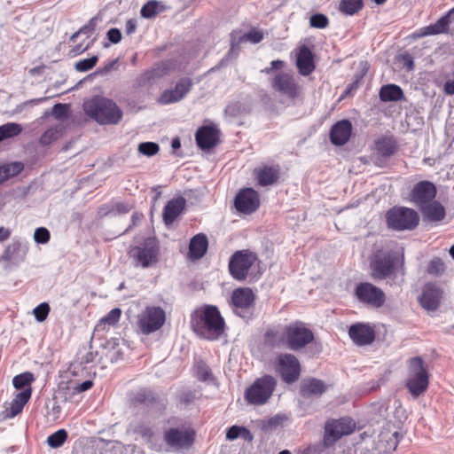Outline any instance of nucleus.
I'll use <instances>...</instances> for the list:
<instances>
[{"label": "nucleus", "mask_w": 454, "mask_h": 454, "mask_svg": "<svg viewBox=\"0 0 454 454\" xmlns=\"http://www.w3.org/2000/svg\"><path fill=\"white\" fill-rule=\"evenodd\" d=\"M62 132V126L57 125L48 129L40 137L42 145H50L51 142L57 140Z\"/></svg>", "instance_id": "44"}, {"label": "nucleus", "mask_w": 454, "mask_h": 454, "mask_svg": "<svg viewBox=\"0 0 454 454\" xmlns=\"http://www.w3.org/2000/svg\"><path fill=\"white\" fill-rule=\"evenodd\" d=\"M159 150V145L154 142H144L140 143L138 145V152L148 157L155 155Z\"/></svg>", "instance_id": "49"}, {"label": "nucleus", "mask_w": 454, "mask_h": 454, "mask_svg": "<svg viewBox=\"0 0 454 454\" xmlns=\"http://www.w3.org/2000/svg\"><path fill=\"white\" fill-rule=\"evenodd\" d=\"M348 335L357 346L371 344L375 339V333L372 327L364 324L352 325L348 330Z\"/></svg>", "instance_id": "21"}, {"label": "nucleus", "mask_w": 454, "mask_h": 454, "mask_svg": "<svg viewBox=\"0 0 454 454\" xmlns=\"http://www.w3.org/2000/svg\"><path fill=\"white\" fill-rule=\"evenodd\" d=\"M35 378L32 372H26L23 373H20L19 375H16L12 380L13 387L16 389H21L29 386L32 381H34Z\"/></svg>", "instance_id": "45"}, {"label": "nucleus", "mask_w": 454, "mask_h": 454, "mask_svg": "<svg viewBox=\"0 0 454 454\" xmlns=\"http://www.w3.org/2000/svg\"><path fill=\"white\" fill-rule=\"evenodd\" d=\"M355 294L359 301L374 308H380L386 301L384 292L369 282L358 284L355 289Z\"/></svg>", "instance_id": "15"}, {"label": "nucleus", "mask_w": 454, "mask_h": 454, "mask_svg": "<svg viewBox=\"0 0 454 454\" xmlns=\"http://www.w3.org/2000/svg\"><path fill=\"white\" fill-rule=\"evenodd\" d=\"M137 399L140 402H151L152 400H153V397L152 393L143 390L137 393Z\"/></svg>", "instance_id": "64"}, {"label": "nucleus", "mask_w": 454, "mask_h": 454, "mask_svg": "<svg viewBox=\"0 0 454 454\" xmlns=\"http://www.w3.org/2000/svg\"><path fill=\"white\" fill-rule=\"evenodd\" d=\"M23 168L24 165L17 161L0 166V183L2 184L10 177L17 176Z\"/></svg>", "instance_id": "36"}, {"label": "nucleus", "mask_w": 454, "mask_h": 454, "mask_svg": "<svg viewBox=\"0 0 454 454\" xmlns=\"http://www.w3.org/2000/svg\"><path fill=\"white\" fill-rule=\"evenodd\" d=\"M401 59L403 62V66L408 71H411L414 69V60L411 54L406 53L401 56Z\"/></svg>", "instance_id": "61"}, {"label": "nucleus", "mask_w": 454, "mask_h": 454, "mask_svg": "<svg viewBox=\"0 0 454 454\" xmlns=\"http://www.w3.org/2000/svg\"><path fill=\"white\" fill-rule=\"evenodd\" d=\"M287 417L283 414H277L262 421V429L265 433H270L282 427Z\"/></svg>", "instance_id": "38"}, {"label": "nucleus", "mask_w": 454, "mask_h": 454, "mask_svg": "<svg viewBox=\"0 0 454 454\" xmlns=\"http://www.w3.org/2000/svg\"><path fill=\"white\" fill-rule=\"evenodd\" d=\"M196 143L202 150L215 147L219 141V130L215 127L203 126L195 134Z\"/></svg>", "instance_id": "22"}, {"label": "nucleus", "mask_w": 454, "mask_h": 454, "mask_svg": "<svg viewBox=\"0 0 454 454\" xmlns=\"http://www.w3.org/2000/svg\"><path fill=\"white\" fill-rule=\"evenodd\" d=\"M31 387H28L16 395L10 403V414L7 415L8 417L13 418L22 411L25 404L31 397Z\"/></svg>", "instance_id": "33"}, {"label": "nucleus", "mask_w": 454, "mask_h": 454, "mask_svg": "<svg viewBox=\"0 0 454 454\" xmlns=\"http://www.w3.org/2000/svg\"><path fill=\"white\" fill-rule=\"evenodd\" d=\"M160 12L159 2L155 0L148 1L141 8L140 13L143 18L152 19Z\"/></svg>", "instance_id": "46"}, {"label": "nucleus", "mask_w": 454, "mask_h": 454, "mask_svg": "<svg viewBox=\"0 0 454 454\" xmlns=\"http://www.w3.org/2000/svg\"><path fill=\"white\" fill-rule=\"evenodd\" d=\"M51 239V233L45 227L36 228L34 232V240L37 244H46Z\"/></svg>", "instance_id": "50"}, {"label": "nucleus", "mask_w": 454, "mask_h": 454, "mask_svg": "<svg viewBox=\"0 0 454 454\" xmlns=\"http://www.w3.org/2000/svg\"><path fill=\"white\" fill-rule=\"evenodd\" d=\"M193 85V82L192 79L184 77L181 78L176 83L174 88V90L176 92V95L178 98H176L175 99H183L192 90V87Z\"/></svg>", "instance_id": "43"}, {"label": "nucleus", "mask_w": 454, "mask_h": 454, "mask_svg": "<svg viewBox=\"0 0 454 454\" xmlns=\"http://www.w3.org/2000/svg\"><path fill=\"white\" fill-rule=\"evenodd\" d=\"M276 386L277 380L271 375L258 378L246 389L245 400L249 404L263 405L271 397Z\"/></svg>", "instance_id": "5"}, {"label": "nucleus", "mask_w": 454, "mask_h": 454, "mask_svg": "<svg viewBox=\"0 0 454 454\" xmlns=\"http://www.w3.org/2000/svg\"><path fill=\"white\" fill-rule=\"evenodd\" d=\"M27 252V247L26 246H23L20 241H14L7 246L1 256V260L19 264L25 260Z\"/></svg>", "instance_id": "29"}, {"label": "nucleus", "mask_w": 454, "mask_h": 454, "mask_svg": "<svg viewBox=\"0 0 454 454\" xmlns=\"http://www.w3.org/2000/svg\"><path fill=\"white\" fill-rule=\"evenodd\" d=\"M255 296L248 287H239L233 291L231 295V305L233 311L239 317H248V310L254 303Z\"/></svg>", "instance_id": "16"}, {"label": "nucleus", "mask_w": 454, "mask_h": 454, "mask_svg": "<svg viewBox=\"0 0 454 454\" xmlns=\"http://www.w3.org/2000/svg\"><path fill=\"white\" fill-rule=\"evenodd\" d=\"M134 433L138 434L150 449L156 451L161 450V439L149 425L139 423L134 427Z\"/></svg>", "instance_id": "25"}, {"label": "nucleus", "mask_w": 454, "mask_h": 454, "mask_svg": "<svg viewBox=\"0 0 454 454\" xmlns=\"http://www.w3.org/2000/svg\"><path fill=\"white\" fill-rule=\"evenodd\" d=\"M424 219L429 222H439L445 217V208L437 200H433L419 208Z\"/></svg>", "instance_id": "31"}, {"label": "nucleus", "mask_w": 454, "mask_h": 454, "mask_svg": "<svg viewBox=\"0 0 454 454\" xmlns=\"http://www.w3.org/2000/svg\"><path fill=\"white\" fill-rule=\"evenodd\" d=\"M68 434L67 430L59 429L55 433L50 434L47 437L46 442L52 449H58L61 447L67 440Z\"/></svg>", "instance_id": "41"}, {"label": "nucleus", "mask_w": 454, "mask_h": 454, "mask_svg": "<svg viewBox=\"0 0 454 454\" xmlns=\"http://www.w3.org/2000/svg\"><path fill=\"white\" fill-rule=\"evenodd\" d=\"M117 62H118L117 59H114V60L109 61L103 67L98 68L94 73L88 74L87 75V80L92 79L96 75H105V74H108L111 70L114 69V66L116 65Z\"/></svg>", "instance_id": "56"}, {"label": "nucleus", "mask_w": 454, "mask_h": 454, "mask_svg": "<svg viewBox=\"0 0 454 454\" xmlns=\"http://www.w3.org/2000/svg\"><path fill=\"white\" fill-rule=\"evenodd\" d=\"M429 385V372L427 364L420 356L407 361V378L405 387L409 393L417 398L423 395Z\"/></svg>", "instance_id": "3"}, {"label": "nucleus", "mask_w": 454, "mask_h": 454, "mask_svg": "<svg viewBox=\"0 0 454 454\" xmlns=\"http://www.w3.org/2000/svg\"><path fill=\"white\" fill-rule=\"evenodd\" d=\"M284 64H285V62L282 61V60H279V59L273 60L270 63V67H266L264 70H262V72H264L266 74H270V73H271L274 70H278V69L282 68L284 67Z\"/></svg>", "instance_id": "63"}, {"label": "nucleus", "mask_w": 454, "mask_h": 454, "mask_svg": "<svg viewBox=\"0 0 454 454\" xmlns=\"http://www.w3.org/2000/svg\"><path fill=\"white\" fill-rule=\"evenodd\" d=\"M178 98L174 89L165 90L160 96L158 102L162 105H168L180 101L181 99H175Z\"/></svg>", "instance_id": "52"}, {"label": "nucleus", "mask_w": 454, "mask_h": 454, "mask_svg": "<svg viewBox=\"0 0 454 454\" xmlns=\"http://www.w3.org/2000/svg\"><path fill=\"white\" fill-rule=\"evenodd\" d=\"M121 316V309L119 308H114L112 310H110L105 317H103L98 323L96 325L94 329V333L91 338V341L89 345V351H87V364L93 362L95 360V357L98 356V350H94L93 347V339L96 335H98L99 338L100 333L109 329L112 326H115Z\"/></svg>", "instance_id": "14"}, {"label": "nucleus", "mask_w": 454, "mask_h": 454, "mask_svg": "<svg viewBox=\"0 0 454 454\" xmlns=\"http://www.w3.org/2000/svg\"><path fill=\"white\" fill-rule=\"evenodd\" d=\"M356 425L350 418L331 419L325 423L324 434V445H333L343 435H348L355 430Z\"/></svg>", "instance_id": "9"}, {"label": "nucleus", "mask_w": 454, "mask_h": 454, "mask_svg": "<svg viewBox=\"0 0 454 454\" xmlns=\"http://www.w3.org/2000/svg\"><path fill=\"white\" fill-rule=\"evenodd\" d=\"M256 260V254L248 250L235 252L231 255L229 262L231 275L237 280H245L248 275L250 268Z\"/></svg>", "instance_id": "12"}, {"label": "nucleus", "mask_w": 454, "mask_h": 454, "mask_svg": "<svg viewBox=\"0 0 454 454\" xmlns=\"http://www.w3.org/2000/svg\"><path fill=\"white\" fill-rule=\"evenodd\" d=\"M379 97L382 102H396L404 98V93L400 86L387 84L380 88Z\"/></svg>", "instance_id": "34"}, {"label": "nucleus", "mask_w": 454, "mask_h": 454, "mask_svg": "<svg viewBox=\"0 0 454 454\" xmlns=\"http://www.w3.org/2000/svg\"><path fill=\"white\" fill-rule=\"evenodd\" d=\"M276 372L282 380L292 384L298 380L301 374V364L297 357L289 353L279 354L275 362Z\"/></svg>", "instance_id": "10"}, {"label": "nucleus", "mask_w": 454, "mask_h": 454, "mask_svg": "<svg viewBox=\"0 0 454 454\" xmlns=\"http://www.w3.org/2000/svg\"><path fill=\"white\" fill-rule=\"evenodd\" d=\"M190 325L192 330L200 338L215 340L224 331V319L217 307L205 305L196 309L191 314Z\"/></svg>", "instance_id": "1"}, {"label": "nucleus", "mask_w": 454, "mask_h": 454, "mask_svg": "<svg viewBox=\"0 0 454 454\" xmlns=\"http://www.w3.org/2000/svg\"><path fill=\"white\" fill-rule=\"evenodd\" d=\"M309 24L312 27L325 28L328 26V18L322 13L313 14L309 19Z\"/></svg>", "instance_id": "51"}, {"label": "nucleus", "mask_w": 454, "mask_h": 454, "mask_svg": "<svg viewBox=\"0 0 454 454\" xmlns=\"http://www.w3.org/2000/svg\"><path fill=\"white\" fill-rule=\"evenodd\" d=\"M165 311L158 306H147L137 316V326L143 334L158 331L165 323Z\"/></svg>", "instance_id": "8"}, {"label": "nucleus", "mask_w": 454, "mask_h": 454, "mask_svg": "<svg viewBox=\"0 0 454 454\" xmlns=\"http://www.w3.org/2000/svg\"><path fill=\"white\" fill-rule=\"evenodd\" d=\"M107 38L113 43H118L121 40V33L118 28H111L107 32Z\"/></svg>", "instance_id": "60"}, {"label": "nucleus", "mask_w": 454, "mask_h": 454, "mask_svg": "<svg viewBox=\"0 0 454 454\" xmlns=\"http://www.w3.org/2000/svg\"><path fill=\"white\" fill-rule=\"evenodd\" d=\"M185 207V200L183 197L170 200L163 209V221L166 225H170L182 213Z\"/></svg>", "instance_id": "30"}, {"label": "nucleus", "mask_w": 454, "mask_h": 454, "mask_svg": "<svg viewBox=\"0 0 454 454\" xmlns=\"http://www.w3.org/2000/svg\"><path fill=\"white\" fill-rule=\"evenodd\" d=\"M285 337L289 349L298 351L314 340L311 330L302 323H294L285 328Z\"/></svg>", "instance_id": "11"}, {"label": "nucleus", "mask_w": 454, "mask_h": 454, "mask_svg": "<svg viewBox=\"0 0 454 454\" xmlns=\"http://www.w3.org/2000/svg\"><path fill=\"white\" fill-rule=\"evenodd\" d=\"M272 88L290 98H295L299 95V86L294 77L287 73L278 74L271 81Z\"/></svg>", "instance_id": "20"}, {"label": "nucleus", "mask_w": 454, "mask_h": 454, "mask_svg": "<svg viewBox=\"0 0 454 454\" xmlns=\"http://www.w3.org/2000/svg\"><path fill=\"white\" fill-rule=\"evenodd\" d=\"M194 435V431L184 426L170 427L164 432V441L169 448L182 450L192 446Z\"/></svg>", "instance_id": "13"}, {"label": "nucleus", "mask_w": 454, "mask_h": 454, "mask_svg": "<svg viewBox=\"0 0 454 454\" xmlns=\"http://www.w3.org/2000/svg\"><path fill=\"white\" fill-rule=\"evenodd\" d=\"M376 150L384 158H388L395 153L396 147L391 139L385 137L376 142Z\"/></svg>", "instance_id": "40"}, {"label": "nucleus", "mask_w": 454, "mask_h": 454, "mask_svg": "<svg viewBox=\"0 0 454 454\" xmlns=\"http://www.w3.org/2000/svg\"><path fill=\"white\" fill-rule=\"evenodd\" d=\"M280 173L278 165L263 166L254 170L255 177L261 186H268L275 184Z\"/></svg>", "instance_id": "28"}, {"label": "nucleus", "mask_w": 454, "mask_h": 454, "mask_svg": "<svg viewBox=\"0 0 454 454\" xmlns=\"http://www.w3.org/2000/svg\"><path fill=\"white\" fill-rule=\"evenodd\" d=\"M265 343L270 347H277L280 343V336L276 330H268L264 335Z\"/></svg>", "instance_id": "54"}, {"label": "nucleus", "mask_w": 454, "mask_h": 454, "mask_svg": "<svg viewBox=\"0 0 454 454\" xmlns=\"http://www.w3.org/2000/svg\"><path fill=\"white\" fill-rule=\"evenodd\" d=\"M67 105L58 103L51 108V114L57 120H62L67 117Z\"/></svg>", "instance_id": "55"}, {"label": "nucleus", "mask_w": 454, "mask_h": 454, "mask_svg": "<svg viewBox=\"0 0 454 454\" xmlns=\"http://www.w3.org/2000/svg\"><path fill=\"white\" fill-rule=\"evenodd\" d=\"M136 267L149 268L159 261L160 247L157 240L148 238L129 252Z\"/></svg>", "instance_id": "6"}, {"label": "nucleus", "mask_w": 454, "mask_h": 454, "mask_svg": "<svg viewBox=\"0 0 454 454\" xmlns=\"http://www.w3.org/2000/svg\"><path fill=\"white\" fill-rule=\"evenodd\" d=\"M445 271V264L439 257L433 258L427 267V273L434 276H441Z\"/></svg>", "instance_id": "47"}, {"label": "nucleus", "mask_w": 454, "mask_h": 454, "mask_svg": "<svg viewBox=\"0 0 454 454\" xmlns=\"http://www.w3.org/2000/svg\"><path fill=\"white\" fill-rule=\"evenodd\" d=\"M442 296V290L436 283H427L419 297L420 306L427 311L438 309Z\"/></svg>", "instance_id": "19"}, {"label": "nucleus", "mask_w": 454, "mask_h": 454, "mask_svg": "<svg viewBox=\"0 0 454 454\" xmlns=\"http://www.w3.org/2000/svg\"><path fill=\"white\" fill-rule=\"evenodd\" d=\"M363 7V0H341L340 11L347 15H354Z\"/></svg>", "instance_id": "42"}, {"label": "nucleus", "mask_w": 454, "mask_h": 454, "mask_svg": "<svg viewBox=\"0 0 454 454\" xmlns=\"http://www.w3.org/2000/svg\"><path fill=\"white\" fill-rule=\"evenodd\" d=\"M437 193L435 185L430 181H420L412 188L411 200L419 209L434 200Z\"/></svg>", "instance_id": "18"}, {"label": "nucleus", "mask_w": 454, "mask_h": 454, "mask_svg": "<svg viewBox=\"0 0 454 454\" xmlns=\"http://www.w3.org/2000/svg\"><path fill=\"white\" fill-rule=\"evenodd\" d=\"M242 427L239 426H232L231 427L226 433V438L228 440H235L240 437V432H241Z\"/></svg>", "instance_id": "59"}, {"label": "nucleus", "mask_w": 454, "mask_h": 454, "mask_svg": "<svg viewBox=\"0 0 454 454\" xmlns=\"http://www.w3.org/2000/svg\"><path fill=\"white\" fill-rule=\"evenodd\" d=\"M130 210V207L127 203L123 202H117L114 205H112L111 209L108 210L106 215H115L116 214H125L128 213Z\"/></svg>", "instance_id": "57"}, {"label": "nucleus", "mask_w": 454, "mask_h": 454, "mask_svg": "<svg viewBox=\"0 0 454 454\" xmlns=\"http://www.w3.org/2000/svg\"><path fill=\"white\" fill-rule=\"evenodd\" d=\"M231 50L233 49L235 44H239L244 42H251L253 43H258L263 39V34L260 30L252 29L247 33L243 34L239 36V40L236 42L235 37L231 35Z\"/></svg>", "instance_id": "39"}, {"label": "nucleus", "mask_w": 454, "mask_h": 454, "mask_svg": "<svg viewBox=\"0 0 454 454\" xmlns=\"http://www.w3.org/2000/svg\"><path fill=\"white\" fill-rule=\"evenodd\" d=\"M259 193L253 188L241 189L236 195L234 206L239 213L250 215L260 207Z\"/></svg>", "instance_id": "17"}, {"label": "nucleus", "mask_w": 454, "mask_h": 454, "mask_svg": "<svg viewBox=\"0 0 454 454\" xmlns=\"http://www.w3.org/2000/svg\"><path fill=\"white\" fill-rule=\"evenodd\" d=\"M194 372L200 381L211 383L215 381V377L209 366L202 360H198L194 364Z\"/></svg>", "instance_id": "35"}, {"label": "nucleus", "mask_w": 454, "mask_h": 454, "mask_svg": "<svg viewBox=\"0 0 454 454\" xmlns=\"http://www.w3.org/2000/svg\"><path fill=\"white\" fill-rule=\"evenodd\" d=\"M69 47L70 50L67 53L69 58H75L85 51V47L83 46L82 43H77L75 45H69Z\"/></svg>", "instance_id": "58"}, {"label": "nucleus", "mask_w": 454, "mask_h": 454, "mask_svg": "<svg viewBox=\"0 0 454 454\" xmlns=\"http://www.w3.org/2000/svg\"><path fill=\"white\" fill-rule=\"evenodd\" d=\"M398 263L397 251L388 247L376 249L370 256L372 278L375 280H383L395 276Z\"/></svg>", "instance_id": "2"}, {"label": "nucleus", "mask_w": 454, "mask_h": 454, "mask_svg": "<svg viewBox=\"0 0 454 454\" xmlns=\"http://www.w3.org/2000/svg\"><path fill=\"white\" fill-rule=\"evenodd\" d=\"M387 226L395 231L415 229L419 222V214L411 208L400 207H393L387 212Z\"/></svg>", "instance_id": "7"}, {"label": "nucleus", "mask_w": 454, "mask_h": 454, "mask_svg": "<svg viewBox=\"0 0 454 454\" xmlns=\"http://www.w3.org/2000/svg\"><path fill=\"white\" fill-rule=\"evenodd\" d=\"M326 389L327 387L323 380L312 378L301 385V393L304 397L318 396L325 393Z\"/></svg>", "instance_id": "32"}, {"label": "nucleus", "mask_w": 454, "mask_h": 454, "mask_svg": "<svg viewBox=\"0 0 454 454\" xmlns=\"http://www.w3.org/2000/svg\"><path fill=\"white\" fill-rule=\"evenodd\" d=\"M22 131V127L19 123L7 122L0 126V143L9 138L19 136Z\"/></svg>", "instance_id": "37"}, {"label": "nucleus", "mask_w": 454, "mask_h": 454, "mask_svg": "<svg viewBox=\"0 0 454 454\" xmlns=\"http://www.w3.org/2000/svg\"><path fill=\"white\" fill-rule=\"evenodd\" d=\"M61 408L57 401H51L46 404L45 416L49 421L55 422L60 415Z\"/></svg>", "instance_id": "48"}, {"label": "nucleus", "mask_w": 454, "mask_h": 454, "mask_svg": "<svg viewBox=\"0 0 454 454\" xmlns=\"http://www.w3.org/2000/svg\"><path fill=\"white\" fill-rule=\"evenodd\" d=\"M90 115L99 124H117L122 118L120 107L112 100L104 97H95L89 104Z\"/></svg>", "instance_id": "4"}, {"label": "nucleus", "mask_w": 454, "mask_h": 454, "mask_svg": "<svg viewBox=\"0 0 454 454\" xmlns=\"http://www.w3.org/2000/svg\"><path fill=\"white\" fill-rule=\"evenodd\" d=\"M352 132V124L348 120H341L337 121L331 129L330 139L335 145H345Z\"/></svg>", "instance_id": "24"}, {"label": "nucleus", "mask_w": 454, "mask_h": 454, "mask_svg": "<svg viewBox=\"0 0 454 454\" xmlns=\"http://www.w3.org/2000/svg\"><path fill=\"white\" fill-rule=\"evenodd\" d=\"M296 66L299 73L307 76L315 70L314 56L312 51L305 45L299 50L296 59Z\"/></svg>", "instance_id": "26"}, {"label": "nucleus", "mask_w": 454, "mask_h": 454, "mask_svg": "<svg viewBox=\"0 0 454 454\" xmlns=\"http://www.w3.org/2000/svg\"><path fill=\"white\" fill-rule=\"evenodd\" d=\"M72 454H85V446L82 438H80L77 441H75L73 447Z\"/></svg>", "instance_id": "62"}, {"label": "nucleus", "mask_w": 454, "mask_h": 454, "mask_svg": "<svg viewBox=\"0 0 454 454\" xmlns=\"http://www.w3.org/2000/svg\"><path fill=\"white\" fill-rule=\"evenodd\" d=\"M208 247V240L204 233H199L193 236L189 244L188 255L192 261L202 258Z\"/></svg>", "instance_id": "27"}, {"label": "nucleus", "mask_w": 454, "mask_h": 454, "mask_svg": "<svg viewBox=\"0 0 454 454\" xmlns=\"http://www.w3.org/2000/svg\"><path fill=\"white\" fill-rule=\"evenodd\" d=\"M50 312V306L46 302H43L36 306L34 310V316L38 322H43Z\"/></svg>", "instance_id": "53"}, {"label": "nucleus", "mask_w": 454, "mask_h": 454, "mask_svg": "<svg viewBox=\"0 0 454 454\" xmlns=\"http://www.w3.org/2000/svg\"><path fill=\"white\" fill-rule=\"evenodd\" d=\"M454 14V7L450 10L445 15L441 17L435 23L429 26L421 27L417 34L416 37H423L427 35H434L439 34H445L449 31L450 18Z\"/></svg>", "instance_id": "23"}]
</instances>
